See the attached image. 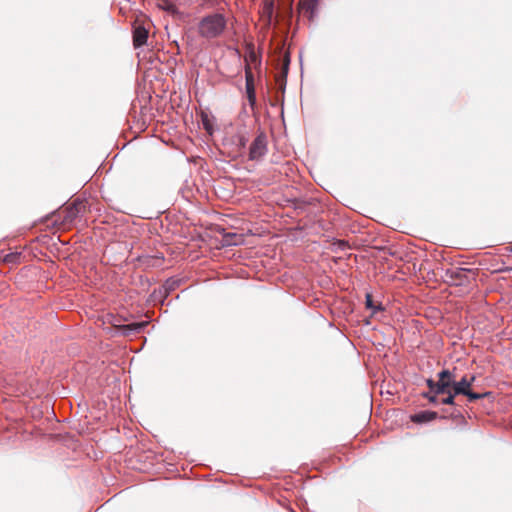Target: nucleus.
I'll return each mask as SVG.
<instances>
[{"label":"nucleus","instance_id":"nucleus-3","mask_svg":"<svg viewBox=\"0 0 512 512\" xmlns=\"http://www.w3.org/2000/svg\"><path fill=\"white\" fill-rule=\"evenodd\" d=\"M474 381L475 376H471L470 378H467L465 376L460 381L454 380V385L452 388L454 394L465 395L468 397V400L470 402L476 401L487 396L488 393H475L471 391V386Z\"/></svg>","mask_w":512,"mask_h":512},{"label":"nucleus","instance_id":"nucleus-20","mask_svg":"<svg viewBox=\"0 0 512 512\" xmlns=\"http://www.w3.org/2000/svg\"><path fill=\"white\" fill-rule=\"evenodd\" d=\"M202 123H203L204 129L209 134H212V132H213V125H212L211 120L209 119L207 114H202Z\"/></svg>","mask_w":512,"mask_h":512},{"label":"nucleus","instance_id":"nucleus-24","mask_svg":"<svg viewBox=\"0 0 512 512\" xmlns=\"http://www.w3.org/2000/svg\"><path fill=\"white\" fill-rule=\"evenodd\" d=\"M226 241H227V243H228V244H234V245L238 244V242H237V241H234V240H232V239H231V240H228V239H227Z\"/></svg>","mask_w":512,"mask_h":512},{"label":"nucleus","instance_id":"nucleus-19","mask_svg":"<svg viewBox=\"0 0 512 512\" xmlns=\"http://www.w3.org/2000/svg\"><path fill=\"white\" fill-rule=\"evenodd\" d=\"M236 140H237V150L236 152L237 153H241V151L245 148L246 146V143H247V138L242 135V134H237L235 136Z\"/></svg>","mask_w":512,"mask_h":512},{"label":"nucleus","instance_id":"nucleus-9","mask_svg":"<svg viewBox=\"0 0 512 512\" xmlns=\"http://www.w3.org/2000/svg\"><path fill=\"white\" fill-rule=\"evenodd\" d=\"M427 385L430 388V392L436 395L450 393L451 390L447 387V383H444L443 381L428 379Z\"/></svg>","mask_w":512,"mask_h":512},{"label":"nucleus","instance_id":"nucleus-1","mask_svg":"<svg viewBox=\"0 0 512 512\" xmlns=\"http://www.w3.org/2000/svg\"><path fill=\"white\" fill-rule=\"evenodd\" d=\"M227 27V19L221 13H211L200 19L197 24L198 35L206 40L222 36Z\"/></svg>","mask_w":512,"mask_h":512},{"label":"nucleus","instance_id":"nucleus-14","mask_svg":"<svg viewBox=\"0 0 512 512\" xmlns=\"http://www.w3.org/2000/svg\"><path fill=\"white\" fill-rule=\"evenodd\" d=\"M146 325H147V322H137V323H131L128 325H122L119 328H120V330H122L124 335H129L130 332H135V333L140 332Z\"/></svg>","mask_w":512,"mask_h":512},{"label":"nucleus","instance_id":"nucleus-22","mask_svg":"<svg viewBox=\"0 0 512 512\" xmlns=\"http://www.w3.org/2000/svg\"><path fill=\"white\" fill-rule=\"evenodd\" d=\"M246 61L248 62V63L246 64V66H247V65H249V66H250V63H253V64H257V63H259L258 57H257V55H256V53H255L254 51H251V52L249 53L248 57L246 58Z\"/></svg>","mask_w":512,"mask_h":512},{"label":"nucleus","instance_id":"nucleus-16","mask_svg":"<svg viewBox=\"0 0 512 512\" xmlns=\"http://www.w3.org/2000/svg\"><path fill=\"white\" fill-rule=\"evenodd\" d=\"M274 13V0H263L262 16L270 22Z\"/></svg>","mask_w":512,"mask_h":512},{"label":"nucleus","instance_id":"nucleus-10","mask_svg":"<svg viewBox=\"0 0 512 512\" xmlns=\"http://www.w3.org/2000/svg\"><path fill=\"white\" fill-rule=\"evenodd\" d=\"M289 63H290L289 56L285 55V57L283 59V63H282V71H281V73H279L276 76V82L281 89H284L285 85H286V79H287V74H288V70H289Z\"/></svg>","mask_w":512,"mask_h":512},{"label":"nucleus","instance_id":"nucleus-18","mask_svg":"<svg viewBox=\"0 0 512 512\" xmlns=\"http://www.w3.org/2000/svg\"><path fill=\"white\" fill-rule=\"evenodd\" d=\"M366 307L372 310V313H375L376 311L383 310V306L381 303L375 304L373 302L371 294H366Z\"/></svg>","mask_w":512,"mask_h":512},{"label":"nucleus","instance_id":"nucleus-4","mask_svg":"<svg viewBox=\"0 0 512 512\" xmlns=\"http://www.w3.org/2000/svg\"><path fill=\"white\" fill-rule=\"evenodd\" d=\"M87 210L86 203L83 200L76 199L61 212L62 222L64 224L72 223L78 216L83 215Z\"/></svg>","mask_w":512,"mask_h":512},{"label":"nucleus","instance_id":"nucleus-8","mask_svg":"<svg viewBox=\"0 0 512 512\" xmlns=\"http://www.w3.org/2000/svg\"><path fill=\"white\" fill-rule=\"evenodd\" d=\"M148 38V30L142 26H138L133 32V44L135 47L144 45Z\"/></svg>","mask_w":512,"mask_h":512},{"label":"nucleus","instance_id":"nucleus-5","mask_svg":"<svg viewBox=\"0 0 512 512\" xmlns=\"http://www.w3.org/2000/svg\"><path fill=\"white\" fill-rule=\"evenodd\" d=\"M267 151V139L264 133H260L252 142L249 149V158L257 160L261 158Z\"/></svg>","mask_w":512,"mask_h":512},{"label":"nucleus","instance_id":"nucleus-12","mask_svg":"<svg viewBox=\"0 0 512 512\" xmlns=\"http://www.w3.org/2000/svg\"><path fill=\"white\" fill-rule=\"evenodd\" d=\"M139 260L146 267H160L163 263V257L159 255L143 256Z\"/></svg>","mask_w":512,"mask_h":512},{"label":"nucleus","instance_id":"nucleus-17","mask_svg":"<svg viewBox=\"0 0 512 512\" xmlns=\"http://www.w3.org/2000/svg\"><path fill=\"white\" fill-rule=\"evenodd\" d=\"M21 253L11 252L7 253L2 257V261L7 264H17L20 263Z\"/></svg>","mask_w":512,"mask_h":512},{"label":"nucleus","instance_id":"nucleus-15","mask_svg":"<svg viewBox=\"0 0 512 512\" xmlns=\"http://www.w3.org/2000/svg\"><path fill=\"white\" fill-rule=\"evenodd\" d=\"M454 379H455V375L449 370H442L438 374V381H443L444 383H447V387L449 389L453 388Z\"/></svg>","mask_w":512,"mask_h":512},{"label":"nucleus","instance_id":"nucleus-13","mask_svg":"<svg viewBox=\"0 0 512 512\" xmlns=\"http://www.w3.org/2000/svg\"><path fill=\"white\" fill-rule=\"evenodd\" d=\"M156 6L171 15L178 14V9L172 0H156Z\"/></svg>","mask_w":512,"mask_h":512},{"label":"nucleus","instance_id":"nucleus-7","mask_svg":"<svg viewBox=\"0 0 512 512\" xmlns=\"http://www.w3.org/2000/svg\"><path fill=\"white\" fill-rule=\"evenodd\" d=\"M319 0H300L298 9L300 14L312 21L315 17Z\"/></svg>","mask_w":512,"mask_h":512},{"label":"nucleus","instance_id":"nucleus-21","mask_svg":"<svg viewBox=\"0 0 512 512\" xmlns=\"http://www.w3.org/2000/svg\"><path fill=\"white\" fill-rule=\"evenodd\" d=\"M447 394H448V396L443 398L441 400V403L442 404H446V405H453L454 404V398H455L456 394H454L452 389L450 390V393H447Z\"/></svg>","mask_w":512,"mask_h":512},{"label":"nucleus","instance_id":"nucleus-2","mask_svg":"<svg viewBox=\"0 0 512 512\" xmlns=\"http://www.w3.org/2000/svg\"><path fill=\"white\" fill-rule=\"evenodd\" d=\"M449 282L450 286L455 287H477L479 284L477 283L476 272L469 269L456 268L451 270L450 272Z\"/></svg>","mask_w":512,"mask_h":512},{"label":"nucleus","instance_id":"nucleus-6","mask_svg":"<svg viewBox=\"0 0 512 512\" xmlns=\"http://www.w3.org/2000/svg\"><path fill=\"white\" fill-rule=\"evenodd\" d=\"M245 82L247 99L251 108L254 109L256 105V92L254 84V75L252 73L251 66L249 65L245 67Z\"/></svg>","mask_w":512,"mask_h":512},{"label":"nucleus","instance_id":"nucleus-23","mask_svg":"<svg viewBox=\"0 0 512 512\" xmlns=\"http://www.w3.org/2000/svg\"><path fill=\"white\" fill-rule=\"evenodd\" d=\"M428 399H429V401H430V402H432V403H436V401H437V395H436V394H434V395H432V396H429V397H428Z\"/></svg>","mask_w":512,"mask_h":512},{"label":"nucleus","instance_id":"nucleus-11","mask_svg":"<svg viewBox=\"0 0 512 512\" xmlns=\"http://www.w3.org/2000/svg\"><path fill=\"white\" fill-rule=\"evenodd\" d=\"M437 418L434 411H421L411 416V420L415 423H426Z\"/></svg>","mask_w":512,"mask_h":512},{"label":"nucleus","instance_id":"nucleus-25","mask_svg":"<svg viewBox=\"0 0 512 512\" xmlns=\"http://www.w3.org/2000/svg\"><path fill=\"white\" fill-rule=\"evenodd\" d=\"M159 291H160V292H162V290H159ZM167 291H168L167 289H164V290H163V292H164V293H163V296H164V297H166V296H167Z\"/></svg>","mask_w":512,"mask_h":512}]
</instances>
